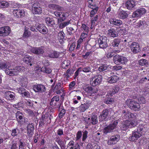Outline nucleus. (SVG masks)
<instances>
[{
  "mask_svg": "<svg viewBox=\"0 0 149 149\" xmlns=\"http://www.w3.org/2000/svg\"><path fill=\"white\" fill-rule=\"evenodd\" d=\"M136 113H131L129 119H131L130 120H126L123 122L120 125L121 130H125L128 128H131L134 127L137 125V121L134 120L136 118L137 116Z\"/></svg>",
  "mask_w": 149,
  "mask_h": 149,
  "instance_id": "f257e3e1",
  "label": "nucleus"
},
{
  "mask_svg": "<svg viewBox=\"0 0 149 149\" xmlns=\"http://www.w3.org/2000/svg\"><path fill=\"white\" fill-rule=\"evenodd\" d=\"M146 130L144 125H140L138 127L136 130H134L132 132V133L129 137V140L131 141L135 142L142 135L143 133Z\"/></svg>",
  "mask_w": 149,
  "mask_h": 149,
  "instance_id": "f03ea898",
  "label": "nucleus"
},
{
  "mask_svg": "<svg viewBox=\"0 0 149 149\" xmlns=\"http://www.w3.org/2000/svg\"><path fill=\"white\" fill-rule=\"evenodd\" d=\"M118 123V120H116L104 127L102 130L104 134L107 135L108 133L114 132V129L117 128Z\"/></svg>",
  "mask_w": 149,
  "mask_h": 149,
  "instance_id": "7ed1b4c3",
  "label": "nucleus"
},
{
  "mask_svg": "<svg viewBox=\"0 0 149 149\" xmlns=\"http://www.w3.org/2000/svg\"><path fill=\"white\" fill-rule=\"evenodd\" d=\"M113 59L114 63L117 65L125 64L128 61L126 57L118 54L114 56Z\"/></svg>",
  "mask_w": 149,
  "mask_h": 149,
  "instance_id": "20e7f679",
  "label": "nucleus"
},
{
  "mask_svg": "<svg viewBox=\"0 0 149 149\" xmlns=\"http://www.w3.org/2000/svg\"><path fill=\"white\" fill-rule=\"evenodd\" d=\"M128 43L127 46L130 47L131 50L133 53L136 54L140 51V47L138 43L135 42H128Z\"/></svg>",
  "mask_w": 149,
  "mask_h": 149,
  "instance_id": "39448f33",
  "label": "nucleus"
},
{
  "mask_svg": "<svg viewBox=\"0 0 149 149\" xmlns=\"http://www.w3.org/2000/svg\"><path fill=\"white\" fill-rule=\"evenodd\" d=\"M127 105L132 110L139 111L140 109L139 104L134 100H130L127 103Z\"/></svg>",
  "mask_w": 149,
  "mask_h": 149,
  "instance_id": "423d86ee",
  "label": "nucleus"
},
{
  "mask_svg": "<svg viewBox=\"0 0 149 149\" xmlns=\"http://www.w3.org/2000/svg\"><path fill=\"white\" fill-rule=\"evenodd\" d=\"M102 78V75L100 74L94 76L90 81L91 85L93 86L99 85L101 82Z\"/></svg>",
  "mask_w": 149,
  "mask_h": 149,
  "instance_id": "0eeeda50",
  "label": "nucleus"
},
{
  "mask_svg": "<svg viewBox=\"0 0 149 149\" xmlns=\"http://www.w3.org/2000/svg\"><path fill=\"white\" fill-rule=\"evenodd\" d=\"M120 136L119 134H115L111 136L107 141L109 145L113 146L116 144L120 140Z\"/></svg>",
  "mask_w": 149,
  "mask_h": 149,
  "instance_id": "6e6552de",
  "label": "nucleus"
},
{
  "mask_svg": "<svg viewBox=\"0 0 149 149\" xmlns=\"http://www.w3.org/2000/svg\"><path fill=\"white\" fill-rule=\"evenodd\" d=\"M107 38L105 36L100 37L98 38V43L100 48H105L108 46Z\"/></svg>",
  "mask_w": 149,
  "mask_h": 149,
  "instance_id": "1a4fd4ad",
  "label": "nucleus"
},
{
  "mask_svg": "<svg viewBox=\"0 0 149 149\" xmlns=\"http://www.w3.org/2000/svg\"><path fill=\"white\" fill-rule=\"evenodd\" d=\"M10 31V28L8 26L0 27V36L5 37L8 36Z\"/></svg>",
  "mask_w": 149,
  "mask_h": 149,
  "instance_id": "9d476101",
  "label": "nucleus"
},
{
  "mask_svg": "<svg viewBox=\"0 0 149 149\" xmlns=\"http://www.w3.org/2000/svg\"><path fill=\"white\" fill-rule=\"evenodd\" d=\"M32 12L34 14H39L42 12V8L40 7V4L36 2L33 4L32 7Z\"/></svg>",
  "mask_w": 149,
  "mask_h": 149,
  "instance_id": "9b49d317",
  "label": "nucleus"
},
{
  "mask_svg": "<svg viewBox=\"0 0 149 149\" xmlns=\"http://www.w3.org/2000/svg\"><path fill=\"white\" fill-rule=\"evenodd\" d=\"M30 51L32 53L37 55H42L44 52V47H32Z\"/></svg>",
  "mask_w": 149,
  "mask_h": 149,
  "instance_id": "f8f14e48",
  "label": "nucleus"
},
{
  "mask_svg": "<svg viewBox=\"0 0 149 149\" xmlns=\"http://www.w3.org/2000/svg\"><path fill=\"white\" fill-rule=\"evenodd\" d=\"M127 9L129 10L136 9L137 2L134 0H130L127 1L125 3Z\"/></svg>",
  "mask_w": 149,
  "mask_h": 149,
  "instance_id": "ddd939ff",
  "label": "nucleus"
},
{
  "mask_svg": "<svg viewBox=\"0 0 149 149\" xmlns=\"http://www.w3.org/2000/svg\"><path fill=\"white\" fill-rule=\"evenodd\" d=\"M34 129V124L32 123H29L27 126V134L29 138H31L32 136Z\"/></svg>",
  "mask_w": 149,
  "mask_h": 149,
  "instance_id": "4468645a",
  "label": "nucleus"
},
{
  "mask_svg": "<svg viewBox=\"0 0 149 149\" xmlns=\"http://www.w3.org/2000/svg\"><path fill=\"white\" fill-rule=\"evenodd\" d=\"M33 89L36 92L43 93L46 90L44 86L42 84H37L33 86Z\"/></svg>",
  "mask_w": 149,
  "mask_h": 149,
  "instance_id": "2eb2a0df",
  "label": "nucleus"
},
{
  "mask_svg": "<svg viewBox=\"0 0 149 149\" xmlns=\"http://www.w3.org/2000/svg\"><path fill=\"white\" fill-rule=\"evenodd\" d=\"M88 118V123L89 124L95 125L97 124L98 123L97 118V116L96 115L91 114L90 115Z\"/></svg>",
  "mask_w": 149,
  "mask_h": 149,
  "instance_id": "dca6fc26",
  "label": "nucleus"
},
{
  "mask_svg": "<svg viewBox=\"0 0 149 149\" xmlns=\"http://www.w3.org/2000/svg\"><path fill=\"white\" fill-rule=\"evenodd\" d=\"M13 14L15 17L17 18H22L25 15V12L23 10H14Z\"/></svg>",
  "mask_w": 149,
  "mask_h": 149,
  "instance_id": "f3484780",
  "label": "nucleus"
},
{
  "mask_svg": "<svg viewBox=\"0 0 149 149\" xmlns=\"http://www.w3.org/2000/svg\"><path fill=\"white\" fill-rule=\"evenodd\" d=\"M45 21L47 26L51 27H53L56 24V20L52 17H48L45 19Z\"/></svg>",
  "mask_w": 149,
  "mask_h": 149,
  "instance_id": "a211bd4d",
  "label": "nucleus"
},
{
  "mask_svg": "<svg viewBox=\"0 0 149 149\" xmlns=\"http://www.w3.org/2000/svg\"><path fill=\"white\" fill-rule=\"evenodd\" d=\"M48 7L49 8L56 11L62 12L64 10L63 7L55 4H49Z\"/></svg>",
  "mask_w": 149,
  "mask_h": 149,
  "instance_id": "6ab92c4d",
  "label": "nucleus"
},
{
  "mask_svg": "<svg viewBox=\"0 0 149 149\" xmlns=\"http://www.w3.org/2000/svg\"><path fill=\"white\" fill-rule=\"evenodd\" d=\"M91 103L87 101L84 104H81L79 107V110L81 112H84L88 109L90 106Z\"/></svg>",
  "mask_w": 149,
  "mask_h": 149,
  "instance_id": "aec40b11",
  "label": "nucleus"
},
{
  "mask_svg": "<svg viewBox=\"0 0 149 149\" xmlns=\"http://www.w3.org/2000/svg\"><path fill=\"white\" fill-rule=\"evenodd\" d=\"M109 111L105 109L103 110L102 113L99 116V119L100 121H102L107 118L108 116Z\"/></svg>",
  "mask_w": 149,
  "mask_h": 149,
  "instance_id": "412c9836",
  "label": "nucleus"
},
{
  "mask_svg": "<svg viewBox=\"0 0 149 149\" xmlns=\"http://www.w3.org/2000/svg\"><path fill=\"white\" fill-rule=\"evenodd\" d=\"M5 73L10 76H13L17 75L18 74L15 68H12L6 69L5 70Z\"/></svg>",
  "mask_w": 149,
  "mask_h": 149,
  "instance_id": "4be33fe9",
  "label": "nucleus"
},
{
  "mask_svg": "<svg viewBox=\"0 0 149 149\" xmlns=\"http://www.w3.org/2000/svg\"><path fill=\"white\" fill-rule=\"evenodd\" d=\"M63 21L62 19L60 20L57 19L58 24L60 29H63L69 24L70 23V20L66 22H63Z\"/></svg>",
  "mask_w": 149,
  "mask_h": 149,
  "instance_id": "5701e85b",
  "label": "nucleus"
},
{
  "mask_svg": "<svg viewBox=\"0 0 149 149\" xmlns=\"http://www.w3.org/2000/svg\"><path fill=\"white\" fill-rule=\"evenodd\" d=\"M84 90L87 93L93 92V93H96L98 92V91L100 92V90L97 88H92L91 86H85L83 88Z\"/></svg>",
  "mask_w": 149,
  "mask_h": 149,
  "instance_id": "b1692460",
  "label": "nucleus"
},
{
  "mask_svg": "<svg viewBox=\"0 0 149 149\" xmlns=\"http://www.w3.org/2000/svg\"><path fill=\"white\" fill-rule=\"evenodd\" d=\"M36 29L39 32L43 34H46L48 31L47 27L42 24L38 25Z\"/></svg>",
  "mask_w": 149,
  "mask_h": 149,
  "instance_id": "393cba45",
  "label": "nucleus"
},
{
  "mask_svg": "<svg viewBox=\"0 0 149 149\" xmlns=\"http://www.w3.org/2000/svg\"><path fill=\"white\" fill-rule=\"evenodd\" d=\"M108 34L111 37L115 38L118 36V34L116 30L113 28H111L108 30Z\"/></svg>",
  "mask_w": 149,
  "mask_h": 149,
  "instance_id": "a878e982",
  "label": "nucleus"
},
{
  "mask_svg": "<svg viewBox=\"0 0 149 149\" xmlns=\"http://www.w3.org/2000/svg\"><path fill=\"white\" fill-rule=\"evenodd\" d=\"M118 17L121 19H125L127 18L128 16V14L126 11L123 10L120 11L118 13Z\"/></svg>",
  "mask_w": 149,
  "mask_h": 149,
  "instance_id": "bb28decb",
  "label": "nucleus"
},
{
  "mask_svg": "<svg viewBox=\"0 0 149 149\" xmlns=\"http://www.w3.org/2000/svg\"><path fill=\"white\" fill-rule=\"evenodd\" d=\"M109 22L111 24L117 26L123 24L122 22L120 19L114 18L109 19Z\"/></svg>",
  "mask_w": 149,
  "mask_h": 149,
  "instance_id": "cd10ccee",
  "label": "nucleus"
},
{
  "mask_svg": "<svg viewBox=\"0 0 149 149\" xmlns=\"http://www.w3.org/2000/svg\"><path fill=\"white\" fill-rule=\"evenodd\" d=\"M10 63L8 62H5L0 63V68L1 69H8L11 66Z\"/></svg>",
  "mask_w": 149,
  "mask_h": 149,
  "instance_id": "c85d7f7f",
  "label": "nucleus"
},
{
  "mask_svg": "<svg viewBox=\"0 0 149 149\" xmlns=\"http://www.w3.org/2000/svg\"><path fill=\"white\" fill-rule=\"evenodd\" d=\"M56 141L59 145L61 149L65 148V143H64V141L62 140H61L59 137H56Z\"/></svg>",
  "mask_w": 149,
  "mask_h": 149,
  "instance_id": "c756f323",
  "label": "nucleus"
},
{
  "mask_svg": "<svg viewBox=\"0 0 149 149\" xmlns=\"http://www.w3.org/2000/svg\"><path fill=\"white\" fill-rule=\"evenodd\" d=\"M48 56L51 58H58L59 56V53L55 51H52L49 52Z\"/></svg>",
  "mask_w": 149,
  "mask_h": 149,
  "instance_id": "7c9ffc66",
  "label": "nucleus"
},
{
  "mask_svg": "<svg viewBox=\"0 0 149 149\" xmlns=\"http://www.w3.org/2000/svg\"><path fill=\"white\" fill-rule=\"evenodd\" d=\"M44 118L48 123H50L51 122V118L53 117L51 114L49 113H46L45 114L42 115Z\"/></svg>",
  "mask_w": 149,
  "mask_h": 149,
  "instance_id": "2f4dec72",
  "label": "nucleus"
},
{
  "mask_svg": "<svg viewBox=\"0 0 149 149\" xmlns=\"http://www.w3.org/2000/svg\"><path fill=\"white\" fill-rule=\"evenodd\" d=\"M34 59L31 57L26 58L24 60V61L28 64H29L30 66H31L34 64Z\"/></svg>",
  "mask_w": 149,
  "mask_h": 149,
  "instance_id": "473e14b6",
  "label": "nucleus"
},
{
  "mask_svg": "<svg viewBox=\"0 0 149 149\" xmlns=\"http://www.w3.org/2000/svg\"><path fill=\"white\" fill-rule=\"evenodd\" d=\"M121 42V39L119 38L114 39L111 42L112 46L114 47H118Z\"/></svg>",
  "mask_w": 149,
  "mask_h": 149,
  "instance_id": "72a5a7b5",
  "label": "nucleus"
},
{
  "mask_svg": "<svg viewBox=\"0 0 149 149\" xmlns=\"http://www.w3.org/2000/svg\"><path fill=\"white\" fill-rule=\"evenodd\" d=\"M93 8H91L92 10L91 11L90 13V17L91 18L93 17L94 15L97 11L99 9L97 5H94Z\"/></svg>",
  "mask_w": 149,
  "mask_h": 149,
  "instance_id": "f704fd0d",
  "label": "nucleus"
},
{
  "mask_svg": "<svg viewBox=\"0 0 149 149\" xmlns=\"http://www.w3.org/2000/svg\"><path fill=\"white\" fill-rule=\"evenodd\" d=\"M53 91L54 92H56V93H64V91L62 88H61L59 85H56Z\"/></svg>",
  "mask_w": 149,
  "mask_h": 149,
  "instance_id": "c9c22d12",
  "label": "nucleus"
},
{
  "mask_svg": "<svg viewBox=\"0 0 149 149\" xmlns=\"http://www.w3.org/2000/svg\"><path fill=\"white\" fill-rule=\"evenodd\" d=\"M92 66L88 65L82 68V71L85 72H93L95 71L93 69L92 70Z\"/></svg>",
  "mask_w": 149,
  "mask_h": 149,
  "instance_id": "e433bc0d",
  "label": "nucleus"
},
{
  "mask_svg": "<svg viewBox=\"0 0 149 149\" xmlns=\"http://www.w3.org/2000/svg\"><path fill=\"white\" fill-rule=\"evenodd\" d=\"M118 77L116 75H113L109 79V82L110 83H115L117 82Z\"/></svg>",
  "mask_w": 149,
  "mask_h": 149,
  "instance_id": "4c0bfd02",
  "label": "nucleus"
},
{
  "mask_svg": "<svg viewBox=\"0 0 149 149\" xmlns=\"http://www.w3.org/2000/svg\"><path fill=\"white\" fill-rule=\"evenodd\" d=\"M123 115L124 118L125 119L127 118L129 119L131 113L130 112L127 110H124L122 111Z\"/></svg>",
  "mask_w": 149,
  "mask_h": 149,
  "instance_id": "58836bf2",
  "label": "nucleus"
},
{
  "mask_svg": "<svg viewBox=\"0 0 149 149\" xmlns=\"http://www.w3.org/2000/svg\"><path fill=\"white\" fill-rule=\"evenodd\" d=\"M139 65L141 66H147L148 65V61L146 59H142L139 61Z\"/></svg>",
  "mask_w": 149,
  "mask_h": 149,
  "instance_id": "ea45409f",
  "label": "nucleus"
},
{
  "mask_svg": "<svg viewBox=\"0 0 149 149\" xmlns=\"http://www.w3.org/2000/svg\"><path fill=\"white\" fill-rule=\"evenodd\" d=\"M41 71L43 72H45L48 74L52 72V70L51 68L46 67H42L41 68Z\"/></svg>",
  "mask_w": 149,
  "mask_h": 149,
  "instance_id": "a19ab883",
  "label": "nucleus"
},
{
  "mask_svg": "<svg viewBox=\"0 0 149 149\" xmlns=\"http://www.w3.org/2000/svg\"><path fill=\"white\" fill-rule=\"evenodd\" d=\"M73 73V70L70 69H68L66 72V73L64 74L65 76V77L67 79H68L70 76Z\"/></svg>",
  "mask_w": 149,
  "mask_h": 149,
  "instance_id": "79ce46f5",
  "label": "nucleus"
},
{
  "mask_svg": "<svg viewBox=\"0 0 149 149\" xmlns=\"http://www.w3.org/2000/svg\"><path fill=\"white\" fill-rule=\"evenodd\" d=\"M108 66L106 64H101L98 68V70L100 72L103 71L107 69Z\"/></svg>",
  "mask_w": 149,
  "mask_h": 149,
  "instance_id": "37998d69",
  "label": "nucleus"
},
{
  "mask_svg": "<svg viewBox=\"0 0 149 149\" xmlns=\"http://www.w3.org/2000/svg\"><path fill=\"white\" fill-rule=\"evenodd\" d=\"M120 90L119 87L118 86H115L114 87L110 88V91L111 92V93H117Z\"/></svg>",
  "mask_w": 149,
  "mask_h": 149,
  "instance_id": "c03bdc74",
  "label": "nucleus"
},
{
  "mask_svg": "<svg viewBox=\"0 0 149 149\" xmlns=\"http://www.w3.org/2000/svg\"><path fill=\"white\" fill-rule=\"evenodd\" d=\"M95 0H88V6L89 8H93V7L94 6V5H97L94 2Z\"/></svg>",
  "mask_w": 149,
  "mask_h": 149,
  "instance_id": "a18cd8bd",
  "label": "nucleus"
},
{
  "mask_svg": "<svg viewBox=\"0 0 149 149\" xmlns=\"http://www.w3.org/2000/svg\"><path fill=\"white\" fill-rule=\"evenodd\" d=\"M9 6V3L5 1H3L0 2V7L7 8Z\"/></svg>",
  "mask_w": 149,
  "mask_h": 149,
  "instance_id": "49530a36",
  "label": "nucleus"
},
{
  "mask_svg": "<svg viewBox=\"0 0 149 149\" xmlns=\"http://www.w3.org/2000/svg\"><path fill=\"white\" fill-rule=\"evenodd\" d=\"M19 132V131L17 128L14 129L12 130L11 135L13 137L17 136Z\"/></svg>",
  "mask_w": 149,
  "mask_h": 149,
  "instance_id": "de8ad7c7",
  "label": "nucleus"
},
{
  "mask_svg": "<svg viewBox=\"0 0 149 149\" xmlns=\"http://www.w3.org/2000/svg\"><path fill=\"white\" fill-rule=\"evenodd\" d=\"M16 70L18 73L19 72L23 71L24 72L25 71V68L23 66H17L15 67Z\"/></svg>",
  "mask_w": 149,
  "mask_h": 149,
  "instance_id": "09e8293b",
  "label": "nucleus"
},
{
  "mask_svg": "<svg viewBox=\"0 0 149 149\" xmlns=\"http://www.w3.org/2000/svg\"><path fill=\"white\" fill-rule=\"evenodd\" d=\"M61 16H60V18H58L57 19H59V20L63 19V21H64V20L66 19V18L67 17H68V14L67 13H64L63 12L61 13Z\"/></svg>",
  "mask_w": 149,
  "mask_h": 149,
  "instance_id": "8fccbe9b",
  "label": "nucleus"
},
{
  "mask_svg": "<svg viewBox=\"0 0 149 149\" xmlns=\"http://www.w3.org/2000/svg\"><path fill=\"white\" fill-rule=\"evenodd\" d=\"M22 115L23 114L21 112L19 111H18L16 113V118L17 119H19V120H22L23 119Z\"/></svg>",
  "mask_w": 149,
  "mask_h": 149,
  "instance_id": "3c124183",
  "label": "nucleus"
},
{
  "mask_svg": "<svg viewBox=\"0 0 149 149\" xmlns=\"http://www.w3.org/2000/svg\"><path fill=\"white\" fill-rule=\"evenodd\" d=\"M104 74L106 77L109 78V79L113 75H112V73L111 71H106Z\"/></svg>",
  "mask_w": 149,
  "mask_h": 149,
  "instance_id": "603ef678",
  "label": "nucleus"
},
{
  "mask_svg": "<svg viewBox=\"0 0 149 149\" xmlns=\"http://www.w3.org/2000/svg\"><path fill=\"white\" fill-rule=\"evenodd\" d=\"M137 10L138 11L137 12H138L139 14H140V16L144 14L146 12L145 9L142 8H140L139 9Z\"/></svg>",
  "mask_w": 149,
  "mask_h": 149,
  "instance_id": "864d4df0",
  "label": "nucleus"
},
{
  "mask_svg": "<svg viewBox=\"0 0 149 149\" xmlns=\"http://www.w3.org/2000/svg\"><path fill=\"white\" fill-rule=\"evenodd\" d=\"M30 34V32L29 31H28L27 27H25L24 30V32L23 34L24 37L26 38H28Z\"/></svg>",
  "mask_w": 149,
  "mask_h": 149,
  "instance_id": "5fc2aeb1",
  "label": "nucleus"
},
{
  "mask_svg": "<svg viewBox=\"0 0 149 149\" xmlns=\"http://www.w3.org/2000/svg\"><path fill=\"white\" fill-rule=\"evenodd\" d=\"M64 33L63 31L59 32L58 35V39L63 40L64 38Z\"/></svg>",
  "mask_w": 149,
  "mask_h": 149,
  "instance_id": "6e6d98bb",
  "label": "nucleus"
},
{
  "mask_svg": "<svg viewBox=\"0 0 149 149\" xmlns=\"http://www.w3.org/2000/svg\"><path fill=\"white\" fill-rule=\"evenodd\" d=\"M139 101L141 103H144L146 102V100L144 97L143 96H139L137 98Z\"/></svg>",
  "mask_w": 149,
  "mask_h": 149,
  "instance_id": "4d7b16f0",
  "label": "nucleus"
},
{
  "mask_svg": "<svg viewBox=\"0 0 149 149\" xmlns=\"http://www.w3.org/2000/svg\"><path fill=\"white\" fill-rule=\"evenodd\" d=\"M46 121L45 120L44 118L42 116L40 119L39 124V126H42L45 124Z\"/></svg>",
  "mask_w": 149,
  "mask_h": 149,
  "instance_id": "13d9d810",
  "label": "nucleus"
},
{
  "mask_svg": "<svg viewBox=\"0 0 149 149\" xmlns=\"http://www.w3.org/2000/svg\"><path fill=\"white\" fill-rule=\"evenodd\" d=\"M82 135V132L81 131H79L77 132L76 134V140H78L81 137Z\"/></svg>",
  "mask_w": 149,
  "mask_h": 149,
  "instance_id": "bf43d9fd",
  "label": "nucleus"
},
{
  "mask_svg": "<svg viewBox=\"0 0 149 149\" xmlns=\"http://www.w3.org/2000/svg\"><path fill=\"white\" fill-rule=\"evenodd\" d=\"M88 132L86 130H85L83 132V137L82 140L84 141L86 140L87 137Z\"/></svg>",
  "mask_w": 149,
  "mask_h": 149,
  "instance_id": "052dcab7",
  "label": "nucleus"
},
{
  "mask_svg": "<svg viewBox=\"0 0 149 149\" xmlns=\"http://www.w3.org/2000/svg\"><path fill=\"white\" fill-rule=\"evenodd\" d=\"M137 12H138V11L136 10L132 13V16L133 18L137 17L140 16V14H139V13Z\"/></svg>",
  "mask_w": 149,
  "mask_h": 149,
  "instance_id": "680f3d73",
  "label": "nucleus"
},
{
  "mask_svg": "<svg viewBox=\"0 0 149 149\" xmlns=\"http://www.w3.org/2000/svg\"><path fill=\"white\" fill-rule=\"evenodd\" d=\"M19 149H22L23 148V147H24L25 146V144L24 143L23 141H22L21 139H20L19 141Z\"/></svg>",
  "mask_w": 149,
  "mask_h": 149,
  "instance_id": "e2e57ef3",
  "label": "nucleus"
},
{
  "mask_svg": "<svg viewBox=\"0 0 149 149\" xmlns=\"http://www.w3.org/2000/svg\"><path fill=\"white\" fill-rule=\"evenodd\" d=\"M99 18V16L98 15H96L95 17L94 18L93 17L91 18V23L93 24L94 22H96L97 20Z\"/></svg>",
  "mask_w": 149,
  "mask_h": 149,
  "instance_id": "0e129e2a",
  "label": "nucleus"
},
{
  "mask_svg": "<svg viewBox=\"0 0 149 149\" xmlns=\"http://www.w3.org/2000/svg\"><path fill=\"white\" fill-rule=\"evenodd\" d=\"M92 52H87L86 53L85 55H83V58L86 59L89 56H91L92 55Z\"/></svg>",
  "mask_w": 149,
  "mask_h": 149,
  "instance_id": "69168bd1",
  "label": "nucleus"
},
{
  "mask_svg": "<svg viewBox=\"0 0 149 149\" xmlns=\"http://www.w3.org/2000/svg\"><path fill=\"white\" fill-rule=\"evenodd\" d=\"M65 110L64 109H62L60 112L59 114V117L60 118H62L65 113Z\"/></svg>",
  "mask_w": 149,
  "mask_h": 149,
  "instance_id": "338daca9",
  "label": "nucleus"
},
{
  "mask_svg": "<svg viewBox=\"0 0 149 149\" xmlns=\"http://www.w3.org/2000/svg\"><path fill=\"white\" fill-rule=\"evenodd\" d=\"M68 30V32H69V34L70 35L76 32V31L75 30V29L72 27H70L69 28Z\"/></svg>",
  "mask_w": 149,
  "mask_h": 149,
  "instance_id": "774afa93",
  "label": "nucleus"
}]
</instances>
